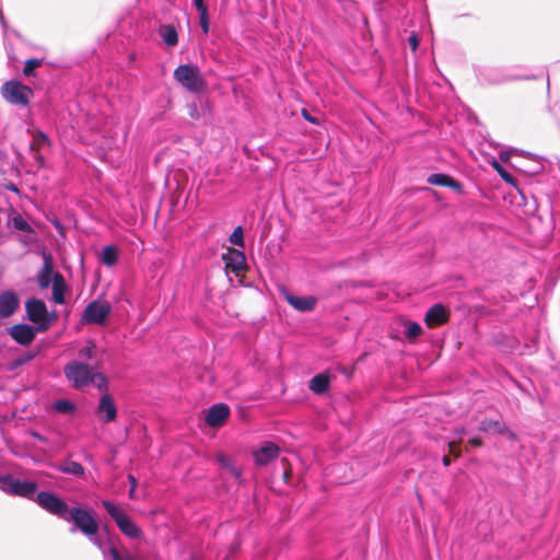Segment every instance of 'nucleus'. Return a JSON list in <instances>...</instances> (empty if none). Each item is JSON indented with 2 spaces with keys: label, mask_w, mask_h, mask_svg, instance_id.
I'll return each instance as SVG.
<instances>
[{
  "label": "nucleus",
  "mask_w": 560,
  "mask_h": 560,
  "mask_svg": "<svg viewBox=\"0 0 560 560\" xmlns=\"http://www.w3.org/2000/svg\"><path fill=\"white\" fill-rule=\"evenodd\" d=\"M102 370L103 360H96L94 363L73 360L65 365L63 373L75 389H82L90 384L101 389L105 385V374Z\"/></svg>",
  "instance_id": "1"
},
{
  "label": "nucleus",
  "mask_w": 560,
  "mask_h": 560,
  "mask_svg": "<svg viewBox=\"0 0 560 560\" xmlns=\"http://www.w3.org/2000/svg\"><path fill=\"white\" fill-rule=\"evenodd\" d=\"M175 80L191 93H200L207 89V83L200 69L195 65H180L174 71Z\"/></svg>",
  "instance_id": "2"
},
{
  "label": "nucleus",
  "mask_w": 560,
  "mask_h": 560,
  "mask_svg": "<svg viewBox=\"0 0 560 560\" xmlns=\"http://www.w3.org/2000/svg\"><path fill=\"white\" fill-rule=\"evenodd\" d=\"M1 95L12 105L27 107L34 97V91L18 80H10L2 84Z\"/></svg>",
  "instance_id": "3"
},
{
  "label": "nucleus",
  "mask_w": 560,
  "mask_h": 560,
  "mask_svg": "<svg viewBox=\"0 0 560 560\" xmlns=\"http://www.w3.org/2000/svg\"><path fill=\"white\" fill-rule=\"evenodd\" d=\"M107 514L113 518L119 532L127 538L138 539L142 536V529L120 506L107 502Z\"/></svg>",
  "instance_id": "4"
},
{
  "label": "nucleus",
  "mask_w": 560,
  "mask_h": 560,
  "mask_svg": "<svg viewBox=\"0 0 560 560\" xmlns=\"http://www.w3.org/2000/svg\"><path fill=\"white\" fill-rule=\"evenodd\" d=\"M2 490L11 495L31 499L37 490V483L34 481H21L10 474L0 475Z\"/></svg>",
  "instance_id": "5"
},
{
  "label": "nucleus",
  "mask_w": 560,
  "mask_h": 560,
  "mask_svg": "<svg viewBox=\"0 0 560 560\" xmlns=\"http://www.w3.org/2000/svg\"><path fill=\"white\" fill-rule=\"evenodd\" d=\"M25 310L30 322L37 325L38 331H46L50 326L47 307L43 300L30 299L25 302Z\"/></svg>",
  "instance_id": "6"
},
{
  "label": "nucleus",
  "mask_w": 560,
  "mask_h": 560,
  "mask_svg": "<svg viewBox=\"0 0 560 560\" xmlns=\"http://www.w3.org/2000/svg\"><path fill=\"white\" fill-rule=\"evenodd\" d=\"M85 535H95L98 530V524L95 517L88 511L81 508H72L68 511V520Z\"/></svg>",
  "instance_id": "7"
},
{
  "label": "nucleus",
  "mask_w": 560,
  "mask_h": 560,
  "mask_svg": "<svg viewBox=\"0 0 560 560\" xmlns=\"http://www.w3.org/2000/svg\"><path fill=\"white\" fill-rule=\"evenodd\" d=\"M36 502L46 511L63 520H68V505L51 492L40 491L36 495Z\"/></svg>",
  "instance_id": "8"
},
{
  "label": "nucleus",
  "mask_w": 560,
  "mask_h": 560,
  "mask_svg": "<svg viewBox=\"0 0 560 560\" xmlns=\"http://www.w3.org/2000/svg\"><path fill=\"white\" fill-rule=\"evenodd\" d=\"M81 322L83 324H105V303L98 300L91 302L84 310Z\"/></svg>",
  "instance_id": "9"
},
{
  "label": "nucleus",
  "mask_w": 560,
  "mask_h": 560,
  "mask_svg": "<svg viewBox=\"0 0 560 560\" xmlns=\"http://www.w3.org/2000/svg\"><path fill=\"white\" fill-rule=\"evenodd\" d=\"M450 318V312L444 305L438 303L430 307L424 316V323L429 328H435L445 324Z\"/></svg>",
  "instance_id": "10"
},
{
  "label": "nucleus",
  "mask_w": 560,
  "mask_h": 560,
  "mask_svg": "<svg viewBox=\"0 0 560 560\" xmlns=\"http://www.w3.org/2000/svg\"><path fill=\"white\" fill-rule=\"evenodd\" d=\"M230 416V408L225 404H215L209 408L206 422L212 428L222 427Z\"/></svg>",
  "instance_id": "11"
},
{
  "label": "nucleus",
  "mask_w": 560,
  "mask_h": 560,
  "mask_svg": "<svg viewBox=\"0 0 560 560\" xmlns=\"http://www.w3.org/2000/svg\"><path fill=\"white\" fill-rule=\"evenodd\" d=\"M20 300L14 291L8 290L0 293V317L12 316L19 308Z\"/></svg>",
  "instance_id": "12"
},
{
  "label": "nucleus",
  "mask_w": 560,
  "mask_h": 560,
  "mask_svg": "<svg viewBox=\"0 0 560 560\" xmlns=\"http://www.w3.org/2000/svg\"><path fill=\"white\" fill-rule=\"evenodd\" d=\"M10 336L22 346H28L36 336V330L27 324L13 325L9 330Z\"/></svg>",
  "instance_id": "13"
},
{
  "label": "nucleus",
  "mask_w": 560,
  "mask_h": 560,
  "mask_svg": "<svg viewBox=\"0 0 560 560\" xmlns=\"http://www.w3.org/2000/svg\"><path fill=\"white\" fill-rule=\"evenodd\" d=\"M222 259L225 268L236 275L246 268L245 255L238 249L229 248L228 253L222 256Z\"/></svg>",
  "instance_id": "14"
},
{
  "label": "nucleus",
  "mask_w": 560,
  "mask_h": 560,
  "mask_svg": "<svg viewBox=\"0 0 560 560\" xmlns=\"http://www.w3.org/2000/svg\"><path fill=\"white\" fill-rule=\"evenodd\" d=\"M255 463L265 466L279 455V447L272 442H265L259 450L253 453Z\"/></svg>",
  "instance_id": "15"
},
{
  "label": "nucleus",
  "mask_w": 560,
  "mask_h": 560,
  "mask_svg": "<svg viewBox=\"0 0 560 560\" xmlns=\"http://www.w3.org/2000/svg\"><path fill=\"white\" fill-rule=\"evenodd\" d=\"M479 431L481 432H495L502 435H508L509 438L514 439L515 433L509 429V427L500 421V420H492V419H483L480 422Z\"/></svg>",
  "instance_id": "16"
},
{
  "label": "nucleus",
  "mask_w": 560,
  "mask_h": 560,
  "mask_svg": "<svg viewBox=\"0 0 560 560\" xmlns=\"http://www.w3.org/2000/svg\"><path fill=\"white\" fill-rule=\"evenodd\" d=\"M287 302L300 312L313 311L317 300L314 296H295L292 294L285 295Z\"/></svg>",
  "instance_id": "17"
},
{
  "label": "nucleus",
  "mask_w": 560,
  "mask_h": 560,
  "mask_svg": "<svg viewBox=\"0 0 560 560\" xmlns=\"http://www.w3.org/2000/svg\"><path fill=\"white\" fill-rule=\"evenodd\" d=\"M78 357V361H85L90 363H94L96 360H102V354L93 341H88L86 345L79 350Z\"/></svg>",
  "instance_id": "18"
},
{
  "label": "nucleus",
  "mask_w": 560,
  "mask_h": 560,
  "mask_svg": "<svg viewBox=\"0 0 560 560\" xmlns=\"http://www.w3.org/2000/svg\"><path fill=\"white\" fill-rule=\"evenodd\" d=\"M427 182L431 185L450 187V188H454L457 190H460V188H462V185L457 180H455L453 177H451L446 174H441V173L430 175L428 177Z\"/></svg>",
  "instance_id": "19"
},
{
  "label": "nucleus",
  "mask_w": 560,
  "mask_h": 560,
  "mask_svg": "<svg viewBox=\"0 0 560 560\" xmlns=\"http://www.w3.org/2000/svg\"><path fill=\"white\" fill-rule=\"evenodd\" d=\"M330 378L326 373L316 374L310 382V389L317 395H322L327 392L329 387Z\"/></svg>",
  "instance_id": "20"
},
{
  "label": "nucleus",
  "mask_w": 560,
  "mask_h": 560,
  "mask_svg": "<svg viewBox=\"0 0 560 560\" xmlns=\"http://www.w3.org/2000/svg\"><path fill=\"white\" fill-rule=\"evenodd\" d=\"M52 279V262L50 256H45L44 267L38 275V285L46 289L51 283Z\"/></svg>",
  "instance_id": "21"
},
{
  "label": "nucleus",
  "mask_w": 560,
  "mask_h": 560,
  "mask_svg": "<svg viewBox=\"0 0 560 560\" xmlns=\"http://www.w3.org/2000/svg\"><path fill=\"white\" fill-rule=\"evenodd\" d=\"M160 36L167 46H176L178 43V34L176 28L171 24L162 25L159 30Z\"/></svg>",
  "instance_id": "22"
},
{
  "label": "nucleus",
  "mask_w": 560,
  "mask_h": 560,
  "mask_svg": "<svg viewBox=\"0 0 560 560\" xmlns=\"http://www.w3.org/2000/svg\"><path fill=\"white\" fill-rule=\"evenodd\" d=\"M52 296L54 301L58 304H62L65 302L63 277L59 272L54 275Z\"/></svg>",
  "instance_id": "23"
},
{
  "label": "nucleus",
  "mask_w": 560,
  "mask_h": 560,
  "mask_svg": "<svg viewBox=\"0 0 560 560\" xmlns=\"http://www.w3.org/2000/svg\"><path fill=\"white\" fill-rule=\"evenodd\" d=\"M54 409L62 415H71L75 411V405L68 399H59L54 402Z\"/></svg>",
  "instance_id": "24"
},
{
  "label": "nucleus",
  "mask_w": 560,
  "mask_h": 560,
  "mask_svg": "<svg viewBox=\"0 0 560 560\" xmlns=\"http://www.w3.org/2000/svg\"><path fill=\"white\" fill-rule=\"evenodd\" d=\"M109 556L112 560H135L129 550L126 548H116L114 546L109 548Z\"/></svg>",
  "instance_id": "25"
},
{
  "label": "nucleus",
  "mask_w": 560,
  "mask_h": 560,
  "mask_svg": "<svg viewBox=\"0 0 560 560\" xmlns=\"http://www.w3.org/2000/svg\"><path fill=\"white\" fill-rule=\"evenodd\" d=\"M405 336L408 339H415L422 334L421 326L416 322L407 320L405 323Z\"/></svg>",
  "instance_id": "26"
},
{
  "label": "nucleus",
  "mask_w": 560,
  "mask_h": 560,
  "mask_svg": "<svg viewBox=\"0 0 560 560\" xmlns=\"http://www.w3.org/2000/svg\"><path fill=\"white\" fill-rule=\"evenodd\" d=\"M43 63V60L31 58L25 61L24 68H23V74L25 77H32L34 75V70L38 67H40Z\"/></svg>",
  "instance_id": "27"
},
{
  "label": "nucleus",
  "mask_w": 560,
  "mask_h": 560,
  "mask_svg": "<svg viewBox=\"0 0 560 560\" xmlns=\"http://www.w3.org/2000/svg\"><path fill=\"white\" fill-rule=\"evenodd\" d=\"M229 241L240 247H244V231L242 226H236L229 237Z\"/></svg>",
  "instance_id": "28"
},
{
  "label": "nucleus",
  "mask_w": 560,
  "mask_h": 560,
  "mask_svg": "<svg viewBox=\"0 0 560 560\" xmlns=\"http://www.w3.org/2000/svg\"><path fill=\"white\" fill-rule=\"evenodd\" d=\"M35 355H36V353H34V352H28V353H26L24 355H21V357L16 358L15 360H13L11 362V365H10L9 369L10 370H14V369L20 368L21 365H23V364L30 362L31 360H33L35 358Z\"/></svg>",
  "instance_id": "29"
},
{
  "label": "nucleus",
  "mask_w": 560,
  "mask_h": 560,
  "mask_svg": "<svg viewBox=\"0 0 560 560\" xmlns=\"http://www.w3.org/2000/svg\"><path fill=\"white\" fill-rule=\"evenodd\" d=\"M492 166L505 183H514V177L498 161H493Z\"/></svg>",
  "instance_id": "30"
},
{
  "label": "nucleus",
  "mask_w": 560,
  "mask_h": 560,
  "mask_svg": "<svg viewBox=\"0 0 560 560\" xmlns=\"http://www.w3.org/2000/svg\"><path fill=\"white\" fill-rule=\"evenodd\" d=\"M62 470L67 474H72V475H82L84 469L82 467V465L80 463H77V462H69L67 463Z\"/></svg>",
  "instance_id": "31"
},
{
  "label": "nucleus",
  "mask_w": 560,
  "mask_h": 560,
  "mask_svg": "<svg viewBox=\"0 0 560 560\" xmlns=\"http://www.w3.org/2000/svg\"><path fill=\"white\" fill-rule=\"evenodd\" d=\"M47 142V137L39 132L37 136L34 137L33 141L30 144V150L33 152H37L40 150L42 145Z\"/></svg>",
  "instance_id": "32"
},
{
  "label": "nucleus",
  "mask_w": 560,
  "mask_h": 560,
  "mask_svg": "<svg viewBox=\"0 0 560 560\" xmlns=\"http://www.w3.org/2000/svg\"><path fill=\"white\" fill-rule=\"evenodd\" d=\"M118 248L114 245H107V267L114 266L118 260Z\"/></svg>",
  "instance_id": "33"
},
{
  "label": "nucleus",
  "mask_w": 560,
  "mask_h": 560,
  "mask_svg": "<svg viewBox=\"0 0 560 560\" xmlns=\"http://www.w3.org/2000/svg\"><path fill=\"white\" fill-rule=\"evenodd\" d=\"M13 225L19 231H23V232L31 231V225L20 215L15 217L13 219Z\"/></svg>",
  "instance_id": "34"
},
{
  "label": "nucleus",
  "mask_w": 560,
  "mask_h": 560,
  "mask_svg": "<svg viewBox=\"0 0 560 560\" xmlns=\"http://www.w3.org/2000/svg\"><path fill=\"white\" fill-rule=\"evenodd\" d=\"M200 27L205 34H208L210 27V20L208 14V9L200 11Z\"/></svg>",
  "instance_id": "35"
},
{
  "label": "nucleus",
  "mask_w": 560,
  "mask_h": 560,
  "mask_svg": "<svg viewBox=\"0 0 560 560\" xmlns=\"http://www.w3.org/2000/svg\"><path fill=\"white\" fill-rule=\"evenodd\" d=\"M117 410L113 399L107 395V422L116 418Z\"/></svg>",
  "instance_id": "36"
},
{
  "label": "nucleus",
  "mask_w": 560,
  "mask_h": 560,
  "mask_svg": "<svg viewBox=\"0 0 560 560\" xmlns=\"http://www.w3.org/2000/svg\"><path fill=\"white\" fill-rule=\"evenodd\" d=\"M460 442H462V439H459L458 441H452L448 443L450 454H452L455 458L460 456V448H459Z\"/></svg>",
  "instance_id": "37"
},
{
  "label": "nucleus",
  "mask_w": 560,
  "mask_h": 560,
  "mask_svg": "<svg viewBox=\"0 0 560 560\" xmlns=\"http://www.w3.org/2000/svg\"><path fill=\"white\" fill-rule=\"evenodd\" d=\"M301 114H302V116H303L307 121H310V122H312V124H315V125H318V124H319L318 118H317V117L312 116V115L308 113V110H307V109H305V108H304V109H302V113H301Z\"/></svg>",
  "instance_id": "38"
},
{
  "label": "nucleus",
  "mask_w": 560,
  "mask_h": 560,
  "mask_svg": "<svg viewBox=\"0 0 560 560\" xmlns=\"http://www.w3.org/2000/svg\"><path fill=\"white\" fill-rule=\"evenodd\" d=\"M217 459L224 468H228L229 465H232L230 458L222 453L218 454Z\"/></svg>",
  "instance_id": "39"
},
{
  "label": "nucleus",
  "mask_w": 560,
  "mask_h": 560,
  "mask_svg": "<svg viewBox=\"0 0 560 560\" xmlns=\"http://www.w3.org/2000/svg\"><path fill=\"white\" fill-rule=\"evenodd\" d=\"M408 43H409V45H410V48H411L413 51H415V50H417V48H418V46H419V39H418V37H417V35H416V34H412V35H410V36H409V38H408Z\"/></svg>",
  "instance_id": "40"
},
{
  "label": "nucleus",
  "mask_w": 560,
  "mask_h": 560,
  "mask_svg": "<svg viewBox=\"0 0 560 560\" xmlns=\"http://www.w3.org/2000/svg\"><path fill=\"white\" fill-rule=\"evenodd\" d=\"M229 470V472L235 478V479H240L241 478V470L233 466V465H229V467L226 468Z\"/></svg>",
  "instance_id": "41"
},
{
  "label": "nucleus",
  "mask_w": 560,
  "mask_h": 560,
  "mask_svg": "<svg viewBox=\"0 0 560 560\" xmlns=\"http://www.w3.org/2000/svg\"><path fill=\"white\" fill-rule=\"evenodd\" d=\"M196 9L200 12L207 10V5L203 0H192Z\"/></svg>",
  "instance_id": "42"
},
{
  "label": "nucleus",
  "mask_w": 560,
  "mask_h": 560,
  "mask_svg": "<svg viewBox=\"0 0 560 560\" xmlns=\"http://www.w3.org/2000/svg\"><path fill=\"white\" fill-rule=\"evenodd\" d=\"M104 411H105V393H103L100 396V400H98V412L102 413Z\"/></svg>",
  "instance_id": "43"
},
{
  "label": "nucleus",
  "mask_w": 560,
  "mask_h": 560,
  "mask_svg": "<svg viewBox=\"0 0 560 560\" xmlns=\"http://www.w3.org/2000/svg\"><path fill=\"white\" fill-rule=\"evenodd\" d=\"M468 444L474 447H480L482 445V440L480 438H472L468 441Z\"/></svg>",
  "instance_id": "44"
},
{
  "label": "nucleus",
  "mask_w": 560,
  "mask_h": 560,
  "mask_svg": "<svg viewBox=\"0 0 560 560\" xmlns=\"http://www.w3.org/2000/svg\"><path fill=\"white\" fill-rule=\"evenodd\" d=\"M97 255H98V259L101 262L105 264V247H103L102 249H100L97 252Z\"/></svg>",
  "instance_id": "45"
},
{
  "label": "nucleus",
  "mask_w": 560,
  "mask_h": 560,
  "mask_svg": "<svg viewBox=\"0 0 560 560\" xmlns=\"http://www.w3.org/2000/svg\"><path fill=\"white\" fill-rule=\"evenodd\" d=\"M128 481L130 482V487L137 488V479L132 476H128Z\"/></svg>",
  "instance_id": "46"
},
{
  "label": "nucleus",
  "mask_w": 560,
  "mask_h": 560,
  "mask_svg": "<svg viewBox=\"0 0 560 560\" xmlns=\"http://www.w3.org/2000/svg\"><path fill=\"white\" fill-rule=\"evenodd\" d=\"M442 462H443V465H444V466H450V465H451V458H450V455H445V456H443Z\"/></svg>",
  "instance_id": "47"
},
{
  "label": "nucleus",
  "mask_w": 560,
  "mask_h": 560,
  "mask_svg": "<svg viewBox=\"0 0 560 560\" xmlns=\"http://www.w3.org/2000/svg\"><path fill=\"white\" fill-rule=\"evenodd\" d=\"M135 492H136V488L130 487V490H129V498L130 499H135L136 498Z\"/></svg>",
  "instance_id": "48"
},
{
  "label": "nucleus",
  "mask_w": 560,
  "mask_h": 560,
  "mask_svg": "<svg viewBox=\"0 0 560 560\" xmlns=\"http://www.w3.org/2000/svg\"><path fill=\"white\" fill-rule=\"evenodd\" d=\"M290 477H291V470H287V471L284 472V475H283V479H284V481H288V480L290 479Z\"/></svg>",
  "instance_id": "49"
},
{
  "label": "nucleus",
  "mask_w": 560,
  "mask_h": 560,
  "mask_svg": "<svg viewBox=\"0 0 560 560\" xmlns=\"http://www.w3.org/2000/svg\"><path fill=\"white\" fill-rule=\"evenodd\" d=\"M32 435H33L35 439H37V440H43V438L40 436V434H39V433H37V432H32Z\"/></svg>",
  "instance_id": "50"
},
{
  "label": "nucleus",
  "mask_w": 560,
  "mask_h": 560,
  "mask_svg": "<svg viewBox=\"0 0 560 560\" xmlns=\"http://www.w3.org/2000/svg\"><path fill=\"white\" fill-rule=\"evenodd\" d=\"M464 432H465L464 428H462V429H458V430H457V433H458L459 435L464 434Z\"/></svg>",
  "instance_id": "51"
},
{
  "label": "nucleus",
  "mask_w": 560,
  "mask_h": 560,
  "mask_svg": "<svg viewBox=\"0 0 560 560\" xmlns=\"http://www.w3.org/2000/svg\"><path fill=\"white\" fill-rule=\"evenodd\" d=\"M282 463H283L284 465H287V464H288V462H287V459H285V458H282Z\"/></svg>",
  "instance_id": "52"
},
{
  "label": "nucleus",
  "mask_w": 560,
  "mask_h": 560,
  "mask_svg": "<svg viewBox=\"0 0 560 560\" xmlns=\"http://www.w3.org/2000/svg\"><path fill=\"white\" fill-rule=\"evenodd\" d=\"M106 312H107V315H108L109 314V305L108 304H107Z\"/></svg>",
  "instance_id": "53"
},
{
  "label": "nucleus",
  "mask_w": 560,
  "mask_h": 560,
  "mask_svg": "<svg viewBox=\"0 0 560 560\" xmlns=\"http://www.w3.org/2000/svg\"><path fill=\"white\" fill-rule=\"evenodd\" d=\"M38 162H42L43 161V158L42 156H38L37 158Z\"/></svg>",
  "instance_id": "54"
}]
</instances>
